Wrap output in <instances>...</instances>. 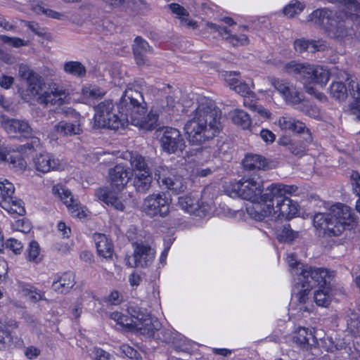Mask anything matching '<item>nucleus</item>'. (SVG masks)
I'll use <instances>...</instances> for the list:
<instances>
[{
    "instance_id": "obj_1",
    "label": "nucleus",
    "mask_w": 360,
    "mask_h": 360,
    "mask_svg": "<svg viewBox=\"0 0 360 360\" xmlns=\"http://www.w3.org/2000/svg\"><path fill=\"white\" fill-rule=\"evenodd\" d=\"M221 111L215 103L207 97H200L184 129L188 140L193 145L200 146L216 136L222 129Z\"/></svg>"
},
{
    "instance_id": "obj_2",
    "label": "nucleus",
    "mask_w": 360,
    "mask_h": 360,
    "mask_svg": "<svg viewBox=\"0 0 360 360\" xmlns=\"http://www.w3.org/2000/svg\"><path fill=\"white\" fill-rule=\"evenodd\" d=\"M329 3H338L349 11V16L345 12H333L328 9H317L308 17V20L316 25L323 26L328 35L332 38H343L352 33L349 29L351 21L360 24L358 13L359 4L355 0H326Z\"/></svg>"
},
{
    "instance_id": "obj_3",
    "label": "nucleus",
    "mask_w": 360,
    "mask_h": 360,
    "mask_svg": "<svg viewBox=\"0 0 360 360\" xmlns=\"http://www.w3.org/2000/svg\"><path fill=\"white\" fill-rule=\"evenodd\" d=\"M143 102V96L138 90L129 87L124 91L119 103V113L122 114L123 120L122 127L129 124L143 131L156 127L159 117L157 110L151 109L146 115Z\"/></svg>"
},
{
    "instance_id": "obj_4",
    "label": "nucleus",
    "mask_w": 360,
    "mask_h": 360,
    "mask_svg": "<svg viewBox=\"0 0 360 360\" xmlns=\"http://www.w3.org/2000/svg\"><path fill=\"white\" fill-rule=\"evenodd\" d=\"M224 189L231 198L240 197L250 202L246 206V211L252 219L263 221L264 217L269 214V208L264 209L267 199L264 198L263 183L259 179L249 178L226 183Z\"/></svg>"
},
{
    "instance_id": "obj_5",
    "label": "nucleus",
    "mask_w": 360,
    "mask_h": 360,
    "mask_svg": "<svg viewBox=\"0 0 360 360\" xmlns=\"http://www.w3.org/2000/svg\"><path fill=\"white\" fill-rule=\"evenodd\" d=\"M19 76L27 83L29 94L35 98L39 103L45 105L59 107L71 101V92L63 86L57 83L49 85L48 90L44 91L46 84L42 78L27 65L20 64L18 68Z\"/></svg>"
},
{
    "instance_id": "obj_6",
    "label": "nucleus",
    "mask_w": 360,
    "mask_h": 360,
    "mask_svg": "<svg viewBox=\"0 0 360 360\" xmlns=\"http://www.w3.org/2000/svg\"><path fill=\"white\" fill-rule=\"evenodd\" d=\"M297 190L296 186L283 184H271L267 186L264 193V198L267 199L264 209L269 207L270 212L263 220L275 221L295 217L298 214L299 205L287 195H292Z\"/></svg>"
},
{
    "instance_id": "obj_7",
    "label": "nucleus",
    "mask_w": 360,
    "mask_h": 360,
    "mask_svg": "<svg viewBox=\"0 0 360 360\" xmlns=\"http://www.w3.org/2000/svg\"><path fill=\"white\" fill-rule=\"evenodd\" d=\"M332 279V273L326 269L312 268L309 266L303 268L300 274L295 279L292 289L299 309L304 311H312L314 304L309 297L311 289L314 287H333Z\"/></svg>"
},
{
    "instance_id": "obj_8",
    "label": "nucleus",
    "mask_w": 360,
    "mask_h": 360,
    "mask_svg": "<svg viewBox=\"0 0 360 360\" xmlns=\"http://www.w3.org/2000/svg\"><path fill=\"white\" fill-rule=\"evenodd\" d=\"M356 219L347 205L337 203L331 206L328 213H317L314 216V226L319 235L339 236L355 224Z\"/></svg>"
},
{
    "instance_id": "obj_9",
    "label": "nucleus",
    "mask_w": 360,
    "mask_h": 360,
    "mask_svg": "<svg viewBox=\"0 0 360 360\" xmlns=\"http://www.w3.org/2000/svg\"><path fill=\"white\" fill-rule=\"evenodd\" d=\"M285 71L294 75L304 84L306 91L314 95L317 99L324 101L325 95L318 92L311 84H317L324 87L330 79V72L323 66L308 63L290 61L284 66Z\"/></svg>"
},
{
    "instance_id": "obj_10",
    "label": "nucleus",
    "mask_w": 360,
    "mask_h": 360,
    "mask_svg": "<svg viewBox=\"0 0 360 360\" xmlns=\"http://www.w3.org/2000/svg\"><path fill=\"white\" fill-rule=\"evenodd\" d=\"M130 317L118 311L110 314V318L120 328L131 331L147 337H153L161 327L157 318L153 317L146 309L130 307L128 309Z\"/></svg>"
},
{
    "instance_id": "obj_11",
    "label": "nucleus",
    "mask_w": 360,
    "mask_h": 360,
    "mask_svg": "<svg viewBox=\"0 0 360 360\" xmlns=\"http://www.w3.org/2000/svg\"><path fill=\"white\" fill-rule=\"evenodd\" d=\"M304 311L299 309L298 303L295 309H290L289 319L293 323L290 339L297 347L308 351L318 344V340L315 335L314 328H307L301 325V314Z\"/></svg>"
},
{
    "instance_id": "obj_12",
    "label": "nucleus",
    "mask_w": 360,
    "mask_h": 360,
    "mask_svg": "<svg viewBox=\"0 0 360 360\" xmlns=\"http://www.w3.org/2000/svg\"><path fill=\"white\" fill-rule=\"evenodd\" d=\"M94 126L98 128H108L118 129L123 125L122 114L117 110L111 101H104L94 108Z\"/></svg>"
},
{
    "instance_id": "obj_13",
    "label": "nucleus",
    "mask_w": 360,
    "mask_h": 360,
    "mask_svg": "<svg viewBox=\"0 0 360 360\" xmlns=\"http://www.w3.org/2000/svg\"><path fill=\"white\" fill-rule=\"evenodd\" d=\"M172 198L164 192L155 193L146 197L140 210L150 218L167 217L170 212Z\"/></svg>"
},
{
    "instance_id": "obj_14",
    "label": "nucleus",
    "mask_w": 360,
    "mask_h": 360,
    "mask_svg": "<svg viewBox=\"0 0 360 360\" xmlns=\"http://www.w3.org/2000/svg\"><path fill=\"white\" fill-rule=\"evenodd\" d=\"M130 165L134 174V188L138 192H146L150 186L152 176L145 158L136 153L131 154Z\"/></svg>"
},
{
    "instance_id": "obj_15",
    "label": "nucleus",
    "mask_w": 360,
    "mask_h": 360,
    "mask_svg": "<svg viewBox=\"0 0 360 360\" xmlns=\"http://www.w3.org/2000/svg\"><path fill=\"white\" fill-rule=\"evenodd\" d=\"M52 193L58 197L68 208L70 215L79 219H84L89 214V210L80 202L74 198L70 191L60 184H56L52 187Z\"/></svg>"
},
{
    "instance_id": "obj_16",
    "label": "nucleus",
    "mask_w": 360,
    "mask_h": 360,
    "mask_svg": "<svg viewBox=\"0 0 360 360\" xmlns=\"http://www.w3.org/2000/svg\"><path fill=\"white\" fill-rule=\"evenodd\" d=\"M155 175L162 186L174 193L184 192L186 188L185 179L174 169L160 166L155 169Z\"/></svg>"
},
{
    "instance_id": "obj_17",
    "label": "nucleus",
    "mask_w": 360,
    "mask_h": 360,
    "mask_svg": "<svg viewBox=\"0 0 360 360\" xmlns=\"http://www.w3.org/2000/svg\"><path fill=\"white\" fill-rule=\"evenodd\" d=\"M32 164L34 169L42 174L53 171H62L66 167L65 162L48 152L37 154L33 157Z\"/></svg>"
},
{
    "instance_id": "obj_18",
    "label": "nucleus",
    "mask_w": 360,
    "mask_h": 360,
    "mask_svg": "<svg viewBox=\"0 0 360 360\" xmlns=\"http://www.w3.org/2000/svg\"><path fill=\"white\" fill-rule=\"evenodd\" d=\"M134 255L126 259V264L131 267L147 266L155 258V250L148 244L135 243L133 244Z\"/></svg>"
},
{
    "instance_id": "obj_19",
    "label": "nucleus",
    "mask_w": 360,
    "mask_h": 360,
    "mask_svg": "<svg viewBox=\"0 0 360 360\" xmlns=\"http://www.w3.org/2000/svg\"><path fill=\"white\" fill-rule=\"evenodd\" d=\"M162 150L169 154L182 152L186 148V143L181 132L172 127H166L160 139Z\"/></svg>"
},
{
    "instance_id": "obj_20",
    "label": "nucleus",
    "mask_w": 360,
    "mask_h": 360,
    "mask_svg": "<svg viewBox=\"0 0 360 360\" xmlns=\"http://www.w3.org/2000/svg\"><path fill=\"white\" fill-rule=\"evenodd\" d=\"M132 176L131 169L123 162L117 163L108 172V180L112 189L122 191Z\"/></svg>"
},
{
    "instance_id": "obj_21",
    "label": "nucleus",
    "mask_w": 360,
    "mask_h": 360,
    "mask_svg": "<svg viewBox=\"0 0 360 360\" xmlns=\"http://www.w3.org/2000/svg\"><path fill=\"white\" fill-rule=\"evenodd\" d=\"M2 127L9 136L16 139H29L32 129L27 122L20 120L6 119L2 121Z\"/></svg>"
},
{
    "instance_id": "obj_22",
    "label": "nucleus",
    "mask_w": 360,
    "mask_h": 360,
    "mask_svg": "<svg viewBox=\"0 0 360 360\" xmlns=\"http://www.w3.org/2000/svg\"><path fill=\"white\" fill-rule=\"evenodd\" d=\"M235 75H238V73L236 72H230L225 75V80L229 87L238 94H240L244 98V100L246 99L247 101L250 100V102L255 101L257 98L255 94L252 91V89H255L253 82H252L251 85L249 86L245 82L239 81L237 78L234 77ZM244 101H243V102Z\"/></svg>"
},
{
    "instance_id": "obj_23",
    "label": "nucleus",
    "mask_w": 360,
    "mask_h": 360,
    "mask_svg": "<svg viewBox=\"0 0 360 360\" xmlns=\"http://www.w3.org/2000/svg\"><path fill=\"white\" fill-rule=\"evenodd\" d=\"M71 117V120H62L55 125L54 131L57 134L68 136L79 135L82 132L81 115L72 110Z\"/></svg>"
},
{
    "instance_id": "obj_24",
    "label": "nucleus",
    "mask_w": 360,
    "mask_h": 360,
    "mask_svg": "<svg viewBox=\"0 0 360 360\" xmlns=\"http://www.w3.org/2000/svg\"><path fill=\"white\" fill-rule=\"evenodd\" d=\"M97 198L108 206H110L118 211H124L126 201L115 191H110L107 187L99 188L95 191Z\"/></svg>"
},
{
    "instance_id": "obj_25",
    "label": "nucleus",
    "mask_w": 360,
    "mask_h": 360,
    "mask_svg": "<svg viewBox=\"0 0 360 360\" xmlns=\"http://www.w3.org/2000/svg\"><path fill=\"white\" fill-rule=\"evenodd\" d=\"M277 125L283 131L304 133L306 136L304 139L307 143H310L312 141V136L309 129L306 128L305 124L292 117L285 115L279 117Z\"/></svg>"
},
{
    "instance_id": "obj_26",
    "label": "nucleus",
    "mask_w": 360,
    "mask_h": 360,
    "mask_svg": "<svg viewBox=\"0 0 360 360\" xmlns=\"http://www.w3.org/2000/svg\"><path fill=\"white\" fill-rule=\"evenodd\" d=\"M207 26L210 29H214L218 32L223 38L226 39L233 46H245L249 44V39L245 34L231 35L226 28L211 22L207 23Z\"/></svg>"
},
{
    "instance_id": "obj_27",
    "label": "nucleus",
    "mask_w": 360,
    "mask_h": 360,
    "mask_svg": "<svg viewBox=\"0 0 360 360\" xmlns=\"http://www.w3.org/2000/svg\"><path fill=\"white\" fill-rule=\"evenodd\" d=\"M177 205L185 212L200 215L202 207L200 205L198 195H185L178 198Z\"/></svg>"
},
{
    "instance_id": "obj_28",
    "label": "nucleus",
    "mask_w": 360,
    "mask_h": 360,
    "mask_svg": "<svg viewBox=\"0 0 360 360\" xmlns=\"http://www.w3.org/2000/svg\"><path fill=\"white\" fill-rule=\"evenodd\" d=\"M94 239L98 255L103 258H110L113 254V246L110 240L102 233H95Z\"/></svg>"
},
{
    "instance_id": "obj_29",
    "label": "nucleus",
    "mask_w": 360,
    "mask_h": 360,
    "mask_svg": "<svg viewBox=\"0 0 360 360\" xmlns=\"http://www.w3.org/2000/svg\"><path fill=\"white\" fill-rule=\"evenodd\" d=\"M133 51L136 63L139 66L146 64V61L144 58V54L150 51V47L148 43L141 37H137L134 39Z\"/></svg>"
},
{
    "instance_id": "obj_30",
    "label": "nucleus",
    "mask_w": 360,
    "mask_h": 360,
    "mask_svg": "<svg viewBox=\"0 0 360 360\" xmlns=\"http://www.w3.org/2000/svg\"><path fill=\"white\" fill-rule=\"evenodd\" d=\"M294 47L295 49L300 53L304 51L316 52L323 50L326 45L321 41L299 39L295 41Z\"/></svg>"
},
{
    "instance_id": "obj_31",
    "label": "nucleus",
    "mask_w": 360,
    "mask_h": 360,
    "mask_svg": "<svg viewBox=\"0 0 360 360\" xmlns=\"http://www.w3.org/2000/svg\"><path fill=\"white\" fill-rule=\"evenodd\" d=\"M334 291L333 287L318 288L314 293L315 303L319 307H327L331 302Z\"/></svg>"
},
{
    "instance_id": "obj_32",
    "label": "nucleus",
    "mask_w": 360,
    "mask_h": 360,
    "mask_svg": "<svg viewBox=\"0 0 360 360\" xmlns=\"http://www.w3.org/2000/svg\"><path fill=\"white\" fill-rule=\"evenodd\" d=\"M75 283L74 275L72 273H64L53 282L52 288L55 291L65 293L71 289Z\"/></svg>"
},
{
    "instance_id": "obj_33",
    "label": "nucleus",
    "mask_w": 360,
    "mask_h": 360,
    "mask_svg": "<svg viewBox=\"0 0 360 360\" xmlns=\"http://www.w3.org/2000/svg\"><path fill=\"white\" fill-rule=\"evenodd\" d=\"M243 164L248 169H264L267 167L265 158L253 153L247 154L243 160Z\"/></svg>"
},
{
    "instance_id": "obj_34",
    "label": "nucleus",
    "mask_w": 360,
    "mask_h": 360,
    "mask_svg": "<svg viewBox=\"0 0 360 360\" xmlns=\"http://www.w3.org/2000/svg\"><path fill=\"white\" fill-rule=\"evenodd\" d=\"M233 123L243 129H248L252 124L250 115L243 110L235 109L229 112Z\"/></svg>"
},
{
    "instance_id": "obj_35",
    "label": "nucleus",
    "mask_w": 360,
    "mask_h": 360,
    "mask_svg": "<svg viewBox=\"0 0 360 360\" xmlns=\"http://www.w3.org/2000/svg\"><path fill=\"white\" fill-rule=\"evenodd\" d=\"M349 91L354 98L351 103V111L360 120V84L351 80L349 83Z\"/></svg>"
},
{
    "instance_id": "obj_36",
    "label": "nucleus",
    "mask_w": 360,
    "mask_h": 360,
    "mask_svg": "<svg viewBox=\"0 0 360 360\" xmlns=\"http://www.w3.org/2000/svg\"><path fill=\"white\" fill-rule=\"evenodd\" d=\"M105 94V91L96 84H87L82 89L83 98L88 101L101 98Z\"/></svg>"
},
{
    "instance_id": "obj_37",
    "label": "nucleus",
    "mask_w": 360,
    "mask_h": 360,
    "mask_svg": "<svg viewBox=\"0 0 360 360\" xmlns=\"http://www.w3.org/2000/svg\"><path fill=\"white\" fill-rule=\"evenodd\" d=\"M1 206L11 214L23 215L25 213L24 204L21 200L11 198L7 200H2Z\"/></svg>"
},
{
    "instance_id": "obj_38",
    "label": "nucleus",
    "mask_w": 360,
    "mask_h": 360,
    "mask_svg": "<svg viewBox=\"0 0 360 360\" xmlns=\"http://www.w3.org/2000/svg\"><path fill=\"white\" fill-rule=\"evenodd\" d=\"M63 70L65 73L76 77H83L86 73L84 65L79 61L74 60L65 62L63 64Z\"/></svg>"
},
{
    "instance_id": "obj_39",
    "label": "nucleus",
    "mask_w": 360,
    "mask_h": 360,
    "mask_svg": "<svg viewBox=\"0 0 360 360\" xmlns=\"http://www.w3.org/2000/svg\"><path fill=\"white\" fill-rule=\"evenodd\" d=\"M169 8L180 19L181 25L193 27L195 26V22L187 18L188 12L183 6L173 3L169 5Z\"/></svg>"
},
{
    "instance_id": "obj_40",
    "label": "nucleus",
    "mask_w": 360,
    "mask_h": 360,
    "mask_svg": "<svg viewBox=\"0 0 360 360\" xmlns=\"http://www.w3.org/2000/svg\"><path fill=\"white\" fill-rule=\"evenodd\" d=\"M285 259L290 267L291 274L293 276V282L295 283V279L300 274L302 269L308 267V266L297 262V257L294 253L288 254Z\"/></svg>"
},
{
    "instance_id": "obj_41",
    "label": "nucleus",
    "mask_w": 360,
    "mask_h": 360,
    "mask_svg": "<svg viewBox=\"0 0 360 360\" xmlns=\"http://www.w3.org/2000/svg\"><path fill=\"white\" fill-rule=\"evenodd\" d=\"M18 153H13L9 155L8 162L11 167L17 172H22L27 168V162L22 157L20 153L18 150Z\"/></svg>"
},
{
    "instance_id": "obj_42",
    "label": "nucleus",
    "mask_w": 360,
    "mask_h": 360,
    "mask_svg": "<svg viewBox=\"0 0 360 360\" xmlns=\"http://www.w3.org/2000/svg\"><path fill=\"white\" fill-rule=\"evenodd\" d=\"M329 92L330 96L336 100L342 101L347 97V88L341 82H333Z\"/></svg>"
},
{
    "instance_id": "obj_43",
    "label": "nucleus",
    "mask_w": 360,
    "mask_h": 360,
    "mask_svg": "<svg viewBox=\"0 0 360 360\" xmlns=\"http://www.w3.org/2000/svg\"><path fill=\"white\" fill-rule=\"evenodd\" d=\"M26 258L28 261L39 263L41 261L40 247L37 242L32 240L26 250Z\"/></svg>"
},
{
    "instance_id": "obj_44",
    "label": "nucleus",
    "mask_w": 360,
    "mask_h": 360,
    "mask_svg": "<svg viewBox=\"0 0 360 360\" xmlns=\"http://www.w3.org/2000/svg\"><path fill=\"white\" fill-rule=\"evenodd\" d=\"M15 192L13 184L6 179H0V195L2 200H7L11 198Z\"/></svg>"
},
{
    "instance_id": "obj_45",
    "label": "nucleus",
    "mask_w": 360,
    "mask_h": 360,
    "mask_svg": "<svg viewBox=\"0 0 360 360\" xmlns=\"http://www.w3.org/2000/svg\"><path fill=\"white\" fill-rule=\"evenodd\" d=\"M263 80L264 82H269L275 88V89L279 92L283 98L288 93H290V89L283 80L276 78H267L264 79Z\"/></svg>"
},
{
    "instance_id": "obj_46",
    "label": "nucleus",
    "mask_w": 360,
    "mask_h": 360,
    "mask_svg": "<svg viewBox=\"0 0 360 360\" xmlns=\"http://www.w3.org/2000/svg\"><path fill=\"white\" fill-rule=\"evenodd\" d=\"M21 292L31 302H36L43 298L44 294L38 291L36 288L31 285L22 287Z\"/></svg>"
},
{
    "instance_id": "obj_47",
    "label": "nucleus",
    "mask_w": 360,
    "mask_h": 360,
    "mask_svg": "<svg viewBox=\"0 0 360 360\" xmlns=\"http://www.w3.org/2000/svg\"><path fill=\"white\" fill-rule=\"evenodd\" d=\"M304 5L297 1H292L288 6L283 8L285 15L289 18H293L300 14L304 9Z\"/></svg>"
},
{
    "instance_id": "obj_48",
    "label": "nucleus",
    "mask_w": 360,
    "mask_h": 360,
    "mask_svg": "<svg viewBox=\"0 0 360 360\" xmlns=\"http://www.w3.org/2000/svg\"><path fill=\"white\" fill-rule=\"evenodd\" d=\"M323 345V347L328 351L330 352H333L336 350H340L346 348V341L344 340L342 341H338V342H335L331 337L324 338L322 340Z\"/></svg>"
},
{
    "instance_id": "obj_49",
    "label": "nucleus",
    "mask_w": 360,
    "mask_h": 360,
    "mask_svg": "<svg viewBox=\"0 0 360 360\" xmlns=\"http://www.w3.org/2000/svg\"><path fill=\"white\" fill-rule=\"evenodd\" d=\"M298 237V233L294 231L290 226H284L277 234L278 239L281 242H292Z\"/></svg>"
},
{
    "instance_id": "obj_50",
    "label": "nucleus",
    "mask_w": 360,
    "mask_h": 360,
    "mask_svg": "<svg viewBox=\"0 0 360 360\" xmlns=\"http://www.w3.org/2000/svg\"><path fill=\"white\" fill-rule=\"evenodd\" d=\"M254 102L255 101L249 102L247 101V100L245 99V101L243 102V104L245 107L249 108L250 110L257 112L262 117L266 120H270L271 117V112L269 110L264 108L262 105H256Z\"/></svg>"
},
{
    "instance_id": "obj_51",
    "label": "nucleus",
    "mask_w": 360,
    "mask_h": 360,
    "mask_svg": "<svg viewBox=\"0 0 360 360\" xmlns=\"http://www.w3.org/2000/svg\"><path fill=\"white\" fill-rule=\"evenodd\" d=\"M284 100L287 103L295 105L304 101V96L297 91L290 89V93L285 96Z\"/></svg>"
},
{
    "instance_id": "obj_52",
    "label": "nucleus",
    "mask_w": 360,
    "mask_h": 360,
    "mask_svg": "<svg viewBox=\"0 0 360 360\" xmlns=\"http://www.w3.org/2000/svg\"><path fill=\"white\" fill-rule=\"evenodd\" d=\"M33 10L38 14L43 13L46 16L54 19L60 20L63 18V14L58 12H56L49 8H46L40 5H37L35 8H33Z\"/></svg>"
},
{
    "instance_id": "obj_53",
    "label": "nucleus",
    "mask_w": 360,
    "mask_h": 360,
    "mask_svg": "<svg viewBox=\"0 0 360 360\" xmlns=\"http://www.w3.org/2000/svg\"><path fill=\"white\" fill-rule=\"evenodd\" d=\"M31 138V140L30 142L27 143L26 144L23 146H20L18 148V150L20 153H24L25 149L29 150H37L40 148L41 146V143L40 139L38 137L32 136V134L30 137Z\"/></svg>"
},
{
    "instance_id": "obj_54",
    "label": "nucleus",
    "mask_w": 360,
    "mask_h": 360,
    "mask_svg": "<svg viewBox=\"0 0 360 360\" xmlns=\"http://www.w3.org/2000/svg\"><path fill=\"white\" fill-rule=\"evenodd\" d=\"M6 247L15 254H20L23 248L22 243L14 238L8 239L6 242Z\"/></svg>"
},
{
    "instance_id": "obj_55",
    "label": "nucleus",
    "mask_w": 360,
    "mask_h": 360,
    "mask_svg": "<svg viewBox=\"0 0 360 360\" xmlns=\"http://www.w3.org/2000/svg\"><path fill=\"white\" fill-rule=\"evenodd\" d=\"M120 349L123 354L130 359H134L136 360L141 359V355L139 352L128 345H122L120 347Z\"/></svg>"
},
{
    "instance_id": "obj_56",
    "label": "nucleus",
    "mask_w": 360,
    "mask_h": 360,
    "mask_svg": "<svg viewBox=\"0 0 360 360\" xmlns=\"http://www.w3.org/2000/svg\"><path fill=\"white\" fill-rule=\"evenodd\" d=\"M12 342V338L9 332L0 330V349H6Z\"/></svg>"
},
{
    "instance_id": "obj_57",
    "label": "nucleus",
    "mask_w": 360,
    "mask_h": 360,
    "mask_svg": "<svg viewBox=\"0 0 360 360\" xmlns=\"http://www.w3.org/2000/svg\"><path fill=\"white\" fill-rule=\"evenodd\" d=\"M351 184L354 192L360 195V175L357 172L353 171L351 174Z\"/></svg>"
},
{
    "instance_id": "obj_58",
    "label": "nucleus",
    "mask_w": 360,
    "mask_h": 360,
    "mask_svg": "<svg viewBox=\"0 0 360 360\" xmlns=\"http://www.w3.org/2000/svg\"><path fill=\"white\" fill-rule=\"evenodd\" d=\"M1 38L4 42L9 44L14 47H20L25 45L24 41L20 38L10 37L4 35L1 36Z\"/></svg>"
},
{
    "instance_id": "obj_59",
    "label": "nucleus",
    "mask_w": 360,
    "mask_h": 360,
    "mask_svg": "<svg viewBox=\"0 0 360 360\" xmlns=\"http://www.w3.org/2000/svg\"><path fill=\"white\" fill-rule=\"evenodd\" d=\"M260 137L266 143H272L276 139L275 134L266 129H264L260 131Z\"/></svg>"
},
{
    "instance_id": "obj_60",
    "label": "nucleus",
    "mask_w": 360,
    "mask_h": 360,
    "mask_svg": "<svg viewBox=\"0 0 360 360\" xmlns=\"http://www.w3.org/2000/svg\"><path fill=\"white\" fill-rule=\"evenodd\" d=\"M58 231L63 238H69L71 234V229L64 221H59L57 225Z\"/></svg>"
},
{
    "instance_id": "obj_61",
    "label": "nucleus",
    "mask_w": 360,
    "mask_h": 360,
    "mask_svg": "<svg viewBox=\"0 0 360 360\" xmlns=\"http://www.w3.org/2000/svg\"><path fill=\"white\" fill-rule=\"evenodd\" d=\"M82 313V303L77 302L74 303L71 307L70 314L73 319H77L80 317Z\"/></svg>"
},
{
    "instance_id": "obj_62",
    "label": "nucleus",
    "mask_w": 360,
    "mask_h": 360,
    "mask_svg": "<svg viewBox=\"0 0 360 360\" xmlns=\"http://www.w3.org/2000/svg\"><path fill=\"white\" fill-rule=\"evenodd\" d=\"M14 82V78L11 76L0 75V86L6 89H9Z\"/></svg>"
},
{
    "instance_id": "obj_63",
    "label": "nucleus",
    "mask_w": 360,
    "mask_h": 360,
    "mask_svg": "<svg viewBox=\"0 0 360 360\" xmlns=\"http://www.w3.org/2000/svg\"><path fill=\"white\" fill-rule=\"evenodd\" d=\"M93 353L96 360H108V353L100 348H94Z\"/></svg>"
},
{
    "instance_id": "obj_64",
    "label": "nucleus",
    "mask_w": 360,
    "mask_h": 360,
    "mask_svg": "<svg viewBox=\"0 0 360 360\" xmlns=\"http://www.w3.org/2000/svg\"><path fill=\"white\" fill-rule=\"evenodd\" d=\"M39 354V349L33 346L26 348L25 351V356L30 359L36 358Z\"/></svg>"
}]
</instances>
